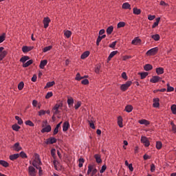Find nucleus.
Returning a JSON list of instances; mask_svg holds the SVG:
<instances>
[{
	"mask_svg": "<svg viewBox=\"0 0 176 176\" xmlns=\"http://www.w3.org/2000/svg\"><path fill=\"white\" fill-rule=\"evenodd\" d=\"M36 173H38V170L35 169V166H30L28 167V174L30 176H36Z\"/></svg>",
	"mask_w": 176,
	"mask_h": 176,
	"instance_id": "obj_1",
	"label": "nucleus"
},
{
	"mask_svg": "<svg viewBox=\"0 0 176 176\" xmlns=\"http://www.w3.org/2000/svg\"><path fill=\"white\" fill-rule=\"evenodd\" d=\"M132 83L133 82L131 81H127L125 84L121 85L120 89L122 91H126V90H127V89L131 86Z\"/></svg>",
	"mask_w": 176,
	"mask_h": 176,
	"instance_id": "obj_2",
	"label": "nucleus"
},
{
	"mask_svg": "<svg viewBox=\"0 0 176 176\" xmlns=\"http://www.w3.org/2000/svg\"><path fill=\"white\" fill-rule=\"evenodd\" d=\"M157 52H159V48L155 47L147 51L146 54L147 56H155Z\"/></svg>",
	"mask_w": 176,
	"mask_h": 176,
	"instance_id": "obj_3",
	"label": "nucleus"
},
{
	"mask_svg": "<svg viewBox=\"0 0 176 176\" xmlns=\"http://www.w3.org/2000/svg\"><path fill=\"white\" fill-rule=\"evenodd\" d=\"M140 141H141L142 144H143L144 145V146H146V147H148V146H149V145H151L147 137L142 136Z\"/></svg>",
	"mask_w": 176,
	"mask_h": 176,
	"instance_id": "obj_4",
	"label": "nucleus"
},
{
	"mask_svg": "<svg viewBox=\"0 0 176 176\" xmlns=\"http://www.w3.org/2000/svg\"><path fill=\"white\" fill-rule=\"evenodd\" d=\"M56 142H57V139H56V138L51 137L46 140L45 144L47 145H50L52 144H56Z\"/></svg>",
	"mask_w": 176,
	"mask_h": 176,
	"instance_id": "obj_5",
	"label": "nucleus"
},
{
	"mask_svg": "<svg viewBox=\"0 0 176 176\" xmlns=\"http://www.w3.org/2000/svg\"><path fill=\"white\" fill-rule=\"evenodd\" d=\"M153 101V107L154 108H159V107H160V103H159L160 100L158 98H154Z\"/></svg>",
	"mask_w": 176,
	"mask_h": 176,
	"instance_id": "obj_6",
	"label": "nucleus"
},
{
	"mask_svg": "<svg viewBox=\"0 0 176 176\" xmlns=\"http://www.w3.org/2000/svg\"><path fill=\"white\" fill-rule=\"evenodd\" d=\"M12 148H13V151H16V152H20V151L23 149L21 146H20V143L19 142L15 143L12 146Z\"/></svg>",
	"mask_w": 176,
	"mask_h": 176,
	"instance_id": "obj_7",
	"label": "nucleus"
},
{
	"mask_svg": "<svg viewBox=\"0 0 176 176\" xmlns=\"http://www.w3.org/2000/svg\"><path fill=\"white\" fill-rule=\"evenodd\" d=\"M32 49H34V47L32 46H23L22 47V52L23 53H28V52H31V50H32Z\"/></svg>",
	"mask_w": 176,
	"mask_h": 176,
	"instance_id": "obj_8",
	"label": "nucleus"
},
{
	"mask_svg": "<svg viewBox=\"0 0 176 176\" xmlns=\"http://www.w3.org/2000/svg\"><path fill=\"white\" fill-rule=\"evenodd\" d=\"M141 38H140L139 37H135L131 42V44L132 45H141Z\"/></svg>",
	"mask_w": 176,
	"mask_h": 176,
	"instance_id": "obj_9",
	"label": "nucleus"
},
{
	"mask_svg": "<svg viewBox=\"0 0 176 176\" xmlns=\"http://www.w3.org/2000/svg\"><path fill=\"white\" fill-rule=\"evenodd\" d=\"M49 23H50V19L49 17H45L43 19L44 28H47L49 27Z\"/></svg>",
	"mask_w": 176,
	"mask_h": 176,
	"instance_id": "obj_10",
	"label": "nucleus"
},
{
	"mask_svg": "<svg viewBox=\"0 0 176 176\" xmlns=\"http://www.w3.org/2000/svg\"><path fill=\"white\" fill-rule=\"evenodd\" d=\"M68 129H69V122L68 121H66L63 123V131H67Z\"/></svg>",
	"mask_w": 176,
	"mask_h": 176,
	"instance_id": "obj_11",
	"label": "nucleus"
},
{
	"mask_svg": "<svg viewBox=\"0 0 176 176\" xmlns=\"http://www.w3.org/2000/svg\"><path fill=\"white\" fill-rule=\"evenodd\" d=\"M160 80V77L157 76H153L152 78L150 80L151 83H157Z\"/></svg>",
	"mask_w": 176,
	"mask_h": 176,
	"instance_id": "obj_12",
	"label": "nucleus"
},
{
	"mask_svg": "<svg viewBox=\"0 0 176 176\" xmlns=\"http://www.w3.org/2000/svg\"><path fill=\"white\" fill-rule=\"evenodd\" d=\"M50 131H52V126L50 125L44 127L41 130V133H50Z\"/></svg>",
	"mask_w": 176,
	"mask_h": 176,
	"instance_id": "obj_13",
	"label": "nucleus"
},
{
	"mask_svg": "<svg viewBox=\"0 0 176 176\" xmlns=\"http://www.w3.org/2000/svg\"><path fill=\"white\" fill-rule=\"evenodd\" d=\"M94 168H96L95 165L89 164L88 166L87 175H90V173H91Z\"/></svg>",
	"mask_w": 176,
	"mask_h": 176,
	"instance_id": "obj_14",
	"label": "nucleus"
},
{
	"mask_svg": "<svg viewBox=\"0 0 176 176\" xmlns=\"http://www.w3.org/2000/svg\"><path fill=\"white\" fill-rule=\"evenodd\" d=\"M47 65V60H43L41 61L39 67L41 69H43V68H45V66Z\"/></svg>",
	"mask_w": 176,
	"mask_h": 176,
	"instance_id": "obj_15",
	"label": "nucleus"
},
{
	"mask_svg": "<svg viewBox=\"0 0 176 176\" xmlns=\"http://www.w3.org/2000/svg\"><path fill=\"white\" fill-rule=\"evenodd\" d=\"M156 73L157 75H162V74H164V69L163 67H158L156 69Z\"/></svg>",
	"mask_w": 176,
	"mask_h": 176,
	"instance_id": "obj_16",
	"label": "nucleus"
},
{
	"mask_svg": "<svg viewBox=\"0 0 176 176\" xmlns=\"http://www.w3.org/2000/svg\"><path fill=\"white\" fill-rule=\"evenodd\" d=\"M90 55V52L89 51L85 52L82 55H81V58L82 60H85V58H87Z\"/></svg>",
	"mask_w": 176,
	"mask_h": 176,
	"instance_id": "obj_17",
	"label": "nucleus"
},
{
	"mask_svg": "<svg viewBox=\"0 0 176 176\" xmlns=\"http://www.w3.org/2000/svg\"><path fill=\"white\" fill-rule=\"evenodd\" d=\"M6 54L8 52L6 51H3V52H0V61H2L5 57H6Z\"/></svg>",
	"mask_w": 176,
	"mask_h": 176,
	"instance_id": "obj_18",
	"label": "nucleus"
},
{
	"mask_svg": "<svg viewBox=\"0 0 176 176\" xmlns=\"http://www.w3.org/2000/svg\"><path fill=\"white\" fill-rule=\"evenodd\" d=\"M67 104H68L69 108H71V107H73L74 106V98H69L67 99Z\"/></svg>",
	"mask_w": 176,
	"mask_h": 176,
	"instance_id": "obj_19",
	"label": "nucleus"
},
{
	"mask_svg": "<svg viewBox=\"0 0 176 176\" xmlns=\"http://www.w3.org/2000/svg\"><path fill=\"white\" fill-rule=\"evenodd\" d=\"M32 63H34V60H29L28 61H27L26 63H25L23 65V68H27V67H30V65H31V64H32Z\"/></svg>",
	"mask_w": 176,
	"mask_h": 176,
	"instance_id": "obj_20",
	"label": "nucleus"
},
{
	"mask_svg": "<svg viewBox=\"0 0 176 176\" xmlns=\"http://www.w3.org/2000/svg\"><path fill=\"white\" fill-rule=\"evenodd\" d=\"M118 124L120 127H123V118L121 116L118 118Z\"/></svg>",
	"mask_w": 176,
	"mask_h": 176,
	"instance_id": "obj_21",
	"label": "nucleus"
},
{
	"mask_svg": "<svg viewBox=\"0 0 176 176\" xmlns=\"http://www.w3.org/2000/svg\"><path fill=\"white\" fill-rule=\"evenodd\" d=\"M33 167H35V168H37V167H39V166H42V164L38 163L37 160H34L32 163Z\"/></svg>",
	"mask_w": 176,
	"mask_h": 176,
	"instance_id": "obj_22",
	"label": "nucleus"
},
{
	"mask_svg": "<svg viewBox=\"0 0 176 176\" xmlns=\"http://www.w3.org/2000/svg\"><path fill=\"white\" fill-rule=\"evenodd\" d=\"M160 22V17H158L155 19V22L153 23L152 28H156L159 25V23Z\"/></svg>",
	"mask_w": 176,
	"mask_h": 176,
	"instance_id": "obj_23",
	"label": "nucleus"
},
{
	"mask_svg": "<svg viewBox=\"0 0 176 176\" xmlns=\"http://www.w3.org/2000/svg\"><path fill=\"white\" fill-rule=\"evenodd\" d=\"M20 156V154L17 153V154H13L10 155V159L11 160H16V159H19V157Z\"/></svg>",
	"mask_w": 176,
	"mask_h": 176,
	"instance_id": "obj_24",
	"label": "nucleus"
},
{
	"mask_svg": "<svg viewBox=\"0 0 176 176\" xmlns=\"http://www.w3.org/2000/svg\"><path fill=\"white\" fill-rule=\"evenodd\" d=\"M94 158L96 159V162H98V163H102V160H101V156H100V155L96 154L94 155Z\"/></svg>",
	"mask_w": 176,
	"mask_h": 176,
	"instance_id": "obj_25",
	"label": "nucleus"
},
{
	"mask_svg": "<svg viewBox=\"0 0 176 176\" xmlns=\"http://www.w3.org/2000/svg\"><path fill=\"white\" fill-rule=\"evenodd\" d=\"M131 5L130 3H124L122 4V9H129L130 10H131Z\"/></svg>",
	"mask_w": 176,
	"mask_h": 176,
	"instance_id": "obj_26",
	"label": "nucleus"
},
{
	"mask_svg": "<svg viewBox=\"0 0 176 176\" xmlns=\"http://www.w3.org/2000/svg\"><path fill=\"white\" fill-rule=\"evenodd\" d=\"M64 35L66 38H70V36L72 35V32L69 30H65Z\"/></svg>",
	"mask_w": 176,
	"mask_h": 176,
	"instance_id": "obj_27",
	"label": "nucleus"
},
{
	"mask_svg": "<svg viewBox=\"0 0 176 176\" xmlns=\"http://www.w3.org/2000/svg\"><path fill=\"white\" fill-rule=\"evenodd\" d=\"M0 164L3 166V167H9V163L5 160H0Z\"/></svg>",
	"mask_w": 176,
	"mask_h": 176,
	"instance_id": "obj_28",
	"label": "nucleus"
},
{
	"mask_svg": "<svg viewBox=\"0 0 176 176\" xmlns=\"http://www.w3.org/2000/svg\"><path fill=\"white\" fill-rule=\"evenodd\" d=\"M144 68L145 71H151V69H153V67L152 66V65L147 64L144 65Z\"/></svg>",
	"mask_w": 176,
	"mask_h": 176,
	"instance_id": "obj_29",
	"label": "nucleus"
},
{
	"mask_svg": "<svg viewBox=\"0 0 176 176\" xmlns=\"http://www.w3.org/2000/svg\"><path fill=\"white\" fill-rule=\"evenodd\" d=\"M112 32H113V26H109L107 29V34L108 35H111V34H112Z\"/></svg>",
	"mask_w": 176,
	"mask_h": 176,
	"instance_id": "obj_30",
	"label": "nucleus"
},
{
	"mask_svg": "<svg viewBox=\"0 0 176 176\" xmlns=\"http://www.w3.org/2000/svg\"><path fill=\"white\" fill-rule=\"evenodd\" d=\"M79 164H78V167L82 168L83 167V163H85V159H83L82 157H80L78 160Z\"/></svg>",
	"mask_w": 176,
	"mask_h": 176,
	"instance_id": "obj_31",
	"label": "nucleus"
},
{
	"mask_svg": "<svg viewBox=\"0 0 176 176\" xmlns=\"http://www.w3.org/2000/svg\"><path fill=\"white\" fill-rule=\"evenodd\" d=\"M30 58V56H24L21 59V63H23V64L25 63V61H28V60Z\"/></svg>",
	"mask_w": 176,
	"mask_h": 176,
	"instance_id": "obj_32",
	"label": "nucleus"
},
{
	"mask_svg": "<svg viewBox=\"0 0 176 176\" xmlns=\"http://www.w3.org/2000/svg\"><path fill=\"white\" fill-rule=\"evenodd\" d=\"M116 54H118V51L111 52L109 56L108 60H111L114 56H116Z\"/></svg>",
	"mask_w": 176,
	"mask_h": 176,
	"instance_id": "obj_33",
	"label": "nucleus"
},
{
	"mask_svg": "<svg viewBox=\"0 0 176 176\" xmlns=\"http://www.w3.org/2000/svg\"><path fill=\"white\" fill-rule=\"evenodd\" d=\"M139 123L140 124H145V126H148V124H149V121L146 120H141L139 121Z\"/></svg>",
	"mask_w": 176,
	"mask_h": 176,
	"instance_id": "obj_34",
	"label": "nucleus"
},
{
	"mask_svg": "<svg viewBox=\"0 0 176 176\" xmlns=\"http://www.w3.org/2000/svg\"><path fill=\"white\" fill-rule=\"evenodd\" d=\"M152 39H153L154 41H160V36L159 34H153L151 36Z\"/></svg>",
	"mask_w": 176,
	"mask_h": 176,
	"instance_id": "obj_35",
	"label": "nucleus"
},
{
	"mask_svg": "<svg viewBox=\"0 0 176 176\" xmlns=\"http://www.w3.org/2000/svg\"><path fill=\"white\" fill-rule=\"evenodd\" d=\"M126 112L130 113L131 111H133V106L131 105H127L125 107Z\"/></svg>",
	"mask_w": 176,
	"mask_h": 176,
	"instance_id": "obj_36",
	"label": "nucleus"
},
{
	"mask_svg": "<svg viewBox=\"0 0 176 176\" xmlns=\"http://www.w3.org/2000/svg\"><path fill=\"white\" fill-rule=\"evenodd\" d=\"M34 160H37L38 163L39 164H42V162L41 161V158H39V155L38 154H34Z\"/></svg>",
	"mask_w": 176,
	"mask_h": 176,
	"instance_id": "obj_37",
	"label": "nucleus"
},
{
	"mask_svg": "<svg viewBox=\"0 0 176 176\" xmlns=\"http://www.w3.org/2000/svg\"><path fill=\"white\" fill-rule=\"evenodd\" d=\"M133 14H141V10L137 8H133Z\"/></svg>",
	"mask_w": 176,
	"mask_h": 176,
	"instance_id": "obj_38",
	"label": "nucleus"
},
{
	"mask_svg": "<svg viewBox=\"0 0 176 176\" xmlns=\"http://www.w3.org/2000/svg\"><path fill=\"white\" fill-rule=\"evenodd\" d=\"M21 127L17 124H15L12 125V129L14 130V131H19L20 130Z\"/></svg>",
	"mask_w": 176,
	"mask_h": 176,
	"instance_id": "obj_39",
	"label": "nucleus"
},
{
	"mask_svg": "<svg viewBox=\"0 0 176 176\" xmlns=\"http://www.w3.org/2000/svg\"><path fill=\"white\" fill-rule=\"evenodd\" d=\"M162 146H163V144H162V142L158 141V142H156L157 149H162Z\"/></svg>",
	"mask_w": 176,
	"mask_h": 176,
	"instance_id": "obj_40",
	"label": "nucleus"
},
{
	"mask_svg": "<svg viewBox=\"0 0 176 176\" xmlns=\"http://www.w3.org/2000/svg\"><path fill=\"white\" fill-rule=\"evenodd\" d=\"M15 119H16V120H17L18 124H20V125L23 124V120L21 118H20V117L16 116Z\"/></svg>",
	"mask_w": 176,
	"mask_h": 176,
	"instance_id": "obj_41",
	"label": "nucleus"
},
{
	"mask_svg": "<svg viewBox=\"0 0 176 176\" xmlns=\"http://www.w3.org/2000/svg\"><path fill=\"white\" fill-rule=\"evenodd\" d=\"M170 109L172 111V113H173V115H175L176 114V105L173 104L170 107Z\"/></svg>",
	"mask_w": 176,
	"mask_h": 176,
	"instance_id": "obj_42",
	"label": "nucleus"
},
{
	"mask_svg": "<svg viewBox=\"0 0 176 176\" xmlns=\"http://www.w3.org/2000/svg\"><path fill=\"white\" fill-rule=\"evenodd\" d=\"M141 79H145L148 76V72L140 73Z\"/></svg>",
	"mask_w": 176,
	"mask_h": 176,
	"instance_id": "obj_43",
	"label": "nucleus"
},
{
	"mask_svg": "<svg viewBox=\"0 0 176 176\" xmlns=\"http://www.w3.org/2000/svg\"><path fill=\"white\" fill-rule=\"evenodd\" d=\"M23 88H24V82H19V84L18 85L19 90H23Z\"/></svg>",
	"mask_w": 176,
	"mask_h": 176,
	"instance_id": "obj_44",
	"label": "nucleus"
},
{
	"mask_svg": "<svg viewBox=\"0 0 176 176\" xmlns=\"http://www.w3.org/2000/svg\"><path fill=\"white\" fill-rule=\"evenodd\" d=\"M5 38H6V34L3 33L1 36H0V43H2V42L5 41Z\"/></svg>",
	"mask_w": 176,
	"mask_h": 176,
	"instance_id": "obj_45",
	"label": "nucleus"
},
{
	"mask_svg": "<svg viewBox=\"0 0 176 176\" xmlns=\"http://www.w3.org/2000/svg\"><path fill=\"white\" fill-rule=\"evenodd\" d=\"M82 79H85V77L80 76V74L78 73L76 76V80H82Z\"/></svg>",
	"mask_w": 176,
	"mask_h": 176,
	"instance_id": "obj_46",
	"label": "nucleus"
},
{
	"mask_svg": "<svg viewBox=\"0 0 176 176\" xmlns=\"http://www.w3.org/2000/svg\"><path fill=\"white\" fill-rule=\"evenodd\" d=\"M170 125L172 126V131L176 133V125L173 122H170Z\"/></svg>",
	"mask_w": 176,
	"mask_h": 176,
	"instance_id": "obj_47",
	"label": "nucleus"
},
{
	"mask_svg": "<svg viewBox=\"0 0 176 176\" xmlns=\"http://www.w3.org/2000/svg\"><path fill=\"white\" fill-rule=\"evenodd\" d=\"M27 126H30V127H34V124L31 120H28L25 122Z\"/></svg>",
	"mask_w": 176,
	"mask_h": 176,
	"instance_id": "obj_48",
	"label": "nucleus"
},
{
	"mask_svg": "<svg viewBox=\"0 0 176 176\" xmlns=\"http://www.w3.org/2000/svg\"><path fill=\"white\" fill-rule=\"evenodd\" d=\"M50 97H53V92L50 91V92H48L46 96H45V98L47 100H48V98H50Z\"/></svg>",
	"mask_w": 176,
	"mask_h": 176,
	"instance_id": "obj_49",
	"label": "nucleus"
},
{
	"mask_svg": "<svg viewBox=\"0 0 176 176\" xmlns=\"http://www.w3.org/2000/svg\"><path fill=\"white\" fill-rule=\"evenodd\" d=\"M116 43H118V41H114L111 44L109 45V47H111V49H115V47L116 46Z\"/></svg>",
	"mask_w": 176,
	"mask_h": 176,
	"instance_id": "obj_50",
	"label": "nucleus"
},
{
	"mask_svg": "<svg viewBox=\"0 0 176 176\" xmlns=\"http://www.w3.org/2000/svg\"><path fill=\"white\" fill-rule=\"evenodd\" d=\"M54 81L52 82H48L46 85V87H52V86H54Z\"/></svg>",
	"mask_w": 176,
	"mask_h": 176,
	"instance_id": "obj_51",
	"label": "nucleus"
},
{
	"mask_svg": "<svg viewBox=\"0 0 176 176\" xmlns=\"http://www.w3.org/2000/svg\"><path fill=\"white\" fill-rule=\"evenodd\" d=\"M126 25V23L124 22H120L118 24V28H122V27H124Z\"/></svg>",
	"mask_w": 176,
	"mask_h": 176,
	"instance_id": "obj_52",
	"label": "nucleus"
},
{
	"mask_svg": "<svg viewBox=\"0 0 176 176\" xmlns=\"http://www.w3.org/2000/svg\"><path fill=\"white\" fill-rule=\"evenodd\" d=\"M51 155L54 159H56V150L54 148L51 150Z\"/></svg>",
	"mask_w": 176,
	"mask_h": 176,
	"instance_id": "obj_53",
	"label": "nucleus"
},
{
	"mask_svg": "<svg viewBox=\"0 0 176 176\" xmlns=\"http://www.w3.org/2000/svg\"><path fill=\"white\" fill-rule=\"evenodd\" d=\"M52 45L44 47L43 52L46 53V52H49V50H50L52 49Z\"/></svg>",
	"mask_w": 176,
	"mask_h": 176,
	"instance_id": "obj_54",
	"label": "nucleus"
},
{
	"mask_svg": "<svg viewBox=\"0 0 176 176\" xmlns=\"http://www.w3.org/2000/svg\"><path fill=\"white\" fill-rule=\"evenodd\" d=\"M19 156H21V157H23V159H26L27 154H25V153H24V151H22L20 153Z\"/></svg>",
	"mask_w": 176,
	"mask_h": 176,
	"instance_id": "obj_55",
	"label": "nucleus"
},
{
	"mask_svg": "<svg viewBox=\"0 0 176 176\" xmlns=\"http://www.w3.org/2000/svg\"><path fill=\"white\" fill-rule=\"evenodd\" d=\"M88 122L91 129H96V126H94V123L93 122V121L89 120Z\"/></svg>",
	"mask_w": 176,
	"mask_h": 176,
	"instance_id": "obj_56",
	"label": "nucleus"
},
{
	"mask_svg": "<svg viewBox=\"0 0 176 176\" xmlns=\"http://www.w3.org/2000/svg\"><path fill=\"white\" fill-rule=\"evenodd\" d=\"M122 78L124 79V80H127V74H126V72H122Z\"/></svg>",
	"mask_w": 176,
	"mask_h": 176,
	"instance_id": "obj_57",
	"label": "nucleus"
},
{
	"mask_svg": "<svg viewBox=\"0 0 176 176\" xmlns=\"http://www.w3.org/2000/svg\"><path fill=\"white\" fill-rule=\"evenodd\" d=\"M155 170H156V166L153 164H152L151 165V173H155Z\"/></svg>",
	"mask_w": 176,
	"mask_h": 176,
	"instance_id": "obj_58",
	"label": "nucleus"
},
{
	"mask_svg": "<svg viewBox=\"0 0 176 176\" xmlns=\"http://www.w3.org/2000/svg\"><path fill=\"white\" fill-rule=\"evenodd\" d=\"M156 18V16L155 15H148V19L150 20V21H152V20H155Z\"/></svg>",
	"mask_w": 176,
	"mask_h": 176,
	"instance_id": "obj_59",
	"label": "nucleus"
},
{
	"mask_svg": "<svg viewBox=\"0 0 176 176\" xmlns=\"http://www.w3.org/2000/svg\"><path fill=\"white\" fill-rule=\"evenodd\" d=\"M105 170H107V166L105 165H103L101 170H100V174H102L105 171Z\"/></svg>",
	"mask_w": 176,
	"mask_h": 176,
	"instance_id": "obj_60",
	"label": "nucleus"
},
{
	"mask_svg": "<svg viewBox=\"0 0 176 176\" xmlns=\"http://www.w3.org/2000/svg\"><path fill=\"white\" fill-rule=\"evenodd\" d=\"M63 107V103H60V104H56L54 107V109H58V108Z\"/></svg>",
	"mask_w": 176,
	"mask_h": 176,
	"instance_id": "obj_61",
	"label": "nucleus"
},
{
	"mask_svg": "<svg viewBox=\"0 0 176 176\" xmlns=\"http://www.w3.org/2000/svg\"><path fill=\"white\" fill-rule=\"evenodd\" d=\"M80 105H81L80 102H77V103L74 106L75 109H79Z\"/></svg>",
	"mask_w": 176,
	"mask_h": 176,
	"instance_id": "obj_62",
	"label": "nucleus"
},
{
	"mask_svg": "<svg viewBox=\"0 0 176 176\" xmlns=\"http://www.w3.org/2000/svg\"><path fill=\"white\" fill-rule=\"evenodd\" d=\"M46 113V111L45 110H41L38 111L39 116H43V115H45Z\"/></svg>",
	"mask_w": 176,
	"mask_h": 176,
	"instance_id": "obj_63",
	"label": "nucleus"
},
{
	"mask_svg": "<svg viewBox=\"0 0 176 176\" xmlns=\"http://www.w3.org/2000/svg\"><path fill=\"white\" fill-rule=\"evenodd\" d=\"M82 85H89V80L84 79L81 81Z\"/></svg>",
	"mask_w": 176,
	"mask_h": 176,
	"instance_id": "obj_64",
	"label": "nucleus"
}]
</instances>
